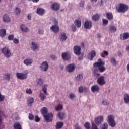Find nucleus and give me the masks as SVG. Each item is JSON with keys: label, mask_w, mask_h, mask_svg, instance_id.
I'll return each mask as SVG.
<instances>
[{"label": "nucleus", "mask_w": 129, "mask_h": 129, "mask_svg": "<svg viewBox=\"0 0 129 129\" xmlns=\"http://www.w3.org/2000/svg\"><path fill=\"white\" fill-rule=\"evenodd\" d=\"M41 113L44 117V119L46 120L47 122H51V121L53 120V117H54V115L52 113H49L47 114L48 113V109H47V108H43L41 110Z\"/></svg>", "instance_id": "1"}, {"label": "nucleus", "mask_w": 129, "mask_h": 129, "mask_svg": "<svg viewBox=\"0 0 129 129\" xmlns=\"http://www.w3.org/2000/svg\"><path fill=\"white\" fill-rule=\"evenodd\" d=\"M98 61L99 62L94 63V67L98 68V70L99 72H104L106 69L105 67H104V64L105 63L102 61L101 59H99Z\"/></svg>", "instance_id": "2"}, {"label": "nucleus", "mask_w": 129, "mask_h": 129, "mask_svg": "<svg viewBox=\"0 0 129 129\" xmlns=\"http://www.w3.org/2000/svg\"><path fill=\"white\" fill-rule=\"evenodd\" d=\"M129 9L128 5L124 4L123 3H120L118 5V7L117 8V12L118 13H125L127 12Z\"/></svg>", "instance_id": "3"}, {"label": "nucleus", "mask_w": 129, "mask_h": 129, "mask_svg": "<svg viewBox=\"0 0 129 129\" xmlns=\"http://www.w3.org/2000/svg\"><path fill=\"white\" fill-rule=\"evenodd\" d=\"M108 122L110 126L111 127H115V125H116V123L114 120V116L112 115H109L108 116Z\"/></svg>", "instance_id": "4"}, {"label": "nucleus", "mask_w": 129, "mask_h": 129, "mask_svg": "<svg viewBox=\"0 0 129 129\" xmlns=\"http://www.w3.org/2000/svg\"><path fill=\"white\" fill-rule=\"evenodd\" d=\"M2 52L3 54H4L5 57L6 58H10L11 57L12 53H11V51L9 49V47H4L2 49Z\"/></svg>", "instance_id": "5"}, {"label": "nucleus", "mask_w": 129, "mask_h": 129, "mask_svg": "<svg viewBox=\"0 0 129 129\" xmlns=\"http://www.w3.org/2000/svg\"><path fill=\"white\" fill-rule=\"evenodd\" d=\"M16 75L17 78L21 80H25L28 77V74H23L22 73H17Z\"/></svg>", "instance_id": "6"}, {"label": "nucleus", "mask_w": 129, "mask_h": 129, "mask_svg": "<svg viewBox=\"0 0 129 129\" xmlns=\"http://www.w3.org/2000/svg\"><path fill=\"white\" fill-rule=\"evenodd\" d=\"M40 68L41 71L46 72L49 69V64L47 61H44L41 64Z\"/></svg>", "instance_id": "7"}, {"label": "nucleus", "mask_w": 129, "mask_h": 129, "mask_svg": "<svg viewBox=\"0 0 129 129\" xmlns=\"http://www.w3.org/2000/svg\"><path fill=\"white\" fill-rule=\"evenodd\" d=\"M96 56V52L94 50H92L89 53L88 55V58L90 61H92L93 60L94 57Z\"/></svg>", "instance_id": "8"}, {"label": "nucleus", "mask_w": 129, "mask_h": 129, "mask_svg": "<svg viewBox=\"0 0 129 129\" xmlns=\"http://www.w3.org/2000/svg\"><path fill=\"white\" fill-rule=\"evenodd\" d=\"M129 39V33L125 32L122 33L120 35V40H122V41H124V40H127Z\"/></svg>", "instance_id": "9"}, {"label": "nucleus", "mask_w": 129, "mask_h": 129, "mask_svg": "<svg viewBox=\"0 0 129 129\" xmlns=\"http://www.w3.org/2000/svg\"><path fill=\"white\" fill-rule=\"evenodd\" d=\"M61 56L63 60H65V61H68V60H69V59L71 58V55H70V53L67 52L62 53Z\"/></svg>", "instance_id": "10"}, {"label": "nucleus", "mask_w": 129, "mask_h": 129, "mask_svg": "<svg viewBox=\"0 0 129 129\" xmlns=\"http://www.w3.org/2000/svg\"><path fill=\"white\" fill-rule=\"evenodd\" d=\"M51 9L53 11H58L60 10V4L57 3H54L51 5Z\"/></svg>", "instance_id": "11"}, {"label": "nucleus", "mask_w": 129, "mask_h": 129, "mask_svg": "<svg viewBox=\"0 0 129 129\" xmlns=\"http://www.w3.org/2000/svg\"><path fill=\"white\" fill-rule=\"evenodd\" d=\"M74 53L76 55H80L81 54V48L80 46H75L74 47Z\"/></svg>", "instance_id": "12"}, {"label": "nucleus", "mask_w": 129, "mask_h": 129, "mask_svg": "<svg viewBox=\"0 0 129 129\" xmlns=\"http://www.w3.org/2000/svg\"><path fill=\"white\" fill-rule=\"evenodd\" d=\"M97 83L99 84V85H104V84H105L106 82L103 76H101L98 78Z\"/></svg>", "instance_id": "13"}, {"label": "nucleus", "mask_w": 129, "mask_h": 129, "mask_svg": "<svg viewBox=\"0 0 129 129\" xmlns=\"http://www.w3.org/2000/svg\"><path fill=\"white\" fill-rule=\"evenodd\" d=\"M102 121H103V116H98L95 119V122L96 124H101Z\"/></svg>", "instance_id": "14"}, {"label": "nucleus", "mask_w": 129, "mask_h": 129, "mask_svg": "<svg viewBox=\"0 0 129 129\" xmlns=\"http://www.w3.org/2000/svg\"><path fill=\"white\" fill-rule=\"evenodd\" d=\"M50 30L54 33H58L60 28H59V26L58 25H54L50 27Z\"/></svg>", "instance_id": "15"}, {"label": "nucleus", "mask_w": 129, "mask_h": 129, "mask_svg": "<svg viewBox=\"0 0 129 129\" xmlns=\"http://www.w3.org/2000/svg\"><path fill=\"white\" fill-rule=\"evenodd\" d=\"M84 27L85 29H91V28H92V22L88 20L86 21L84 24Z\"/></svg>", "instance_id": "16"}, {"label": "nucleus", "mask_w": 129, "mask_h": 129, "mask_svg": "<svg viewBox=\"0 0 129 129\" xmlns=\"http://www.w3.org/2000/svg\"><path fill=\"white\" fill-rule=\"evenodd\" d=\"M68 72H73L75 70V66L74 64H70L66 67Z\"/></svg>", "instance_id": "17"}, {"label": "nucleus", "mask_w": 129, "mask_h": 129, "mask_svg": "<svg viewBox=\"0 0 129 129\" xmlns=\"http://www.w3.org/2000/svg\"><path fill=\"white\" fill-rule=\"evenodd\" d=\"M45 13H46V11L45 9L42 8H38L36 10V13L39 16H43Z\"/></svg>", "instance_id": "18"}, {"label": "nucleus", "mask_w": 129, "mask_h": 129, "mask_svg": "<svg viewBox=\"0 0 129 129\" xmlns=\"http://www.w3.org/2000/svg\"><path fill=\"white\" fill-rule=\"evenodd\" d=\"M67 35H66V33L65 32H62L60 33V35L59 36V38L61 42H64L67 40Z\"/></svg>", "instance_id": "19"}, {"label": "nucleus", "mask_w": 129, "mask_h": 129, "mask_svg": "<svg viewBox=\"0 0 129 129\" xmlns=\"http://www.w3.org/2000/svg\"><path fill=\"white\" fill-rule=\"evenodd\" d=\"M100 88L97 85H94L92 86L91 88V90L92 92H97V91H99Z\"/></svg>", "instance_id": "20"}, {"label": "nucleus", "mask_w": 129, "mask_h": 129, "mask_svg": "<svg viewBox=\"0 0 129 129\" xmlns=\"http://www.w3.org/2000/svg\"><path fill=\"white\" fill-rule=\"evenodd\" d=\"M89 90L88 88L82 86L79 87V92L80 93H82V92H87Z\"/></svg>", "instance_id": "21"}, {"label": "nucleus", "mask_w": 129, "mask_h": 129, "mask_svg": "<svg viewBox=\"0 0 129 129\" xmlns=\"http://www.w3.org/2000/svg\"><path fill=\"white\" fill-rule=\"evenodd\" d=\"M123 100L124 101V103L126 104H129V94L127 93H125L124 95Z\"/></svg>", "instance_id": "22"}, {"label": "nucleus", "mask_w": 129, "mask_h": 129, "mask_svg": "<svg viewBox=\"0 0 129 129\" xmlns=\"http://www.w3.org/2000/svg\"><path fill=\"white\" fill-rule=\"evenodd\" d=\"M20 29L22 32H24L25 33H27V32H29V31L28 27H26L25 26V25H24V24H22L20 26Z\"/></svg>", "instance_id": "23"}, {"label": "nucleus", "mask_w": 129, "mask_h": 129, "mask_svg": "<svg viewBox=\"0 0 129 129\" xmlns=\"http://www.w3.org/2000/svg\"><path fill=\"white\" fill-rule=\"evenodd\" d=\"M74 24L77 28H80L81 27V20L77 19L74 21Z\"/></svg>", "instance_id": "24"}, {"label": "nucleus", "mask_w": 129, "mask_h": 129, "mask_svg": "<svg viewBox=\"0 0 129 129\" xmlns=\"http://www.w3.org/2000/svg\"><path fill=\"white\" fill-rule=\"evenodd\" d=\"M33 63V59L31 58H27L24 61V64L27 66L31 65Z\"/></svg>", "instance_id": "25"}, {"label": "nucleus", "mask_w": 129, "mask_h": 129, "mask_svg": "<svg viewBox=\"0 0 129 129\" xmlns=\"http://www.w3.org/2000/svg\"><path fill=\"white\" fill-rule=\"evenodd\" d=\"M106 17L107 19H108L109 21H112V20H113V15L112 13L107 12L106 13Z\"/></svg>", "instance_id": "26"}, {"label": "nucleus", "mask_w": 129, "mask_h": 129, "mask_svg": "<svg viewBox=\"0 0 129 129\" xmlns=\"http://www.w3.org/2000/svg\"><path fill=\"white\" fill-rule=\"evenodd\" d=\"M3 21L5 23H9V22H11V18L9 17L8 15L5 14L3 16Z\"/></svg>", "instance_id": "27"}, {"label": "nucleus", "mask_w": 129, "mask_h": 129, "mask_svg": "<svg viewBox=\"0 0 129 129\" xmlns=\"http://www.w3.org/2000/svg\"><path fill=\"white\" fill-rule=\"evenodd\" d=\"M57 117H58L60 120H62L65 117V113L62 112H59L57 114Z\"/></svg>", "instance_id": "28"}, {"label": "nucleus", "mask_w": 129, "mask_h": 129, "mask_svg": "<svg viewBox=\"0 0 129 129\" xmlns=\"http://www.w3.org/2000/svg\"><path fill=\"white\" fill-rule=\"evenodd\" d=\"M13 127L14 129H22V125L19 122L14 123Z\"/></svg>", "instance_id": "29"}, {"label": "nucleus", "mask_w": 129, "mask_h": 129, "mask_svg": "<svg viewBox=\"0 0 129 129\" xmlns=\"http://www.w3.org/2000/svg\"><path fill=\"white\" fill-rule=\"evenodd\" d=\"M83 79V76L82 74H79L77 77H75V80L77 81H81Z\"/></svg>", "instance_id": "30"}, {"label": "nucleus", "mask_w": 129, "mask_h": 129, "mask_svg": "<svg viewBox=\"0 0 129 129\" xmlns=\"http://www.w3.org/2000/svg\"><path fill=\"white\" fill-rule=\"evenodd\" d=\"M31 48L33 51H36L37 49L39 48V45H38V44L35 42H32Z\"/></svg>", "instance_id": "31"}, {"label": "nucleus", "mask_w": 129, "mask_h": 129, "mask_svg": "<svg viewBox=\"0 0 129 129\" xmlns=\"http://www.w3.org/2000/svg\"><path fill=\"white\" fill-rule=\"evenodd\" d=\"M6 32L5 29H0V36L2 38H4V37H6Z\"/></svg>", "instance_id": "32"}, {"label": "nucleus", "mask_w": 129, "mask_h": 129, "mask_svg": "<svg viewBox=\"0 0 129 129\" xmlns=\"http://www.w3.org/2000/svg\"><path fill=\"white\" fill-rule=\"evenodd\" d=\"M63 126H64V123H63L62 122H58L56 123V129L62 128Z\"/></svg>", "instance_id": "33"}, {"label": "nucleus", "mask_w": 129, "mask_h": 129, "mask_svg": "<svg viewBox=\"0 0 129 129\" xmlns=\"http://www.w3.org/2000/svg\"><path fill=\"white\" fill-rule=\"evenodd\" d=\"M109 31L110 33H114V32H116V27L114 26H110L109 27Z\"/></svg>", "instance_id": "34"}, {"label": "nucleus", "mask_w": 129, "mask_h": 129, "mask_svg": "<svg viewBox=\"0 0 129 129\" xmlns=\"http://www.w3.org/2000/svg\"><path fill=\"white\" fill-rule=\"evenodd\" d=\"M99 18H100V15L96 14L92 16V19L93 21H98L99 20Z\"/></svg>", "instance_id": "35"}, {"label": "nucleus", "mask_w": 129, "mask_h": 129, "mask_svg": "<svg viewBox=\"0 0 129 129\" xmlns=\"http://www.w3.org/2000/svg\"><path fill=\"white\" fill-rule=\"evenodd\" d=\"M32 103H34V98L31 97L27 100V104L28 106H32Z\"/></svg>", "instance_id": "36"}, {"label": "nucleus", "mask_w": 129, "mask_h": 129, "mask_svg": "<svg viewBox=\"0 0 129 129\" xmlns=\"http://www.w3.org/2000/svg\"><path fill=\"white\" fill-rule=\"evenodd\" d=\"M3 77L4 79H6V80H8L9 81H10L11 78V75L9 73H6L3 75Z\"/></svg>", "instance_id": "37"}, {"label": "nucleus", "mask_w": 129, "mask_h": 129, "mask_svg": "<svg viewBox=\"0 0 129 129\" xmlns=\"http://www.w3.org/2000/svg\"><path fill=\"white\" fill-rule=\"evenodd\" d=\"M110 61H111V64L113 66H116V65H117V61H116L115 58H114V57L111 58Z\"/></svg>", "instance_id": "38"}, {"label": "nucleus", "mask_w": 129, "mask_h": 129, "mask_svg": "<svg viewBox=\"0 0 129 129\" xmlns=\"http://www.w3.org/2000/svg\"><path fill=\"white\" fill-rule=\"evenodd\" d=\"M55 108L56 111H59V110H61V109H63V105L61 104H59L57 106H56Z\"/></svg>", "instance_id": "39"}, {"label": "nucleus", "mask_w": 129, "mask_h": 129, "mask_svg": "<svg viewBox=\"0 0 129 129\" xmlns=\"http://www.w3.org/2000/svg\"><path fill=\"white\" fill-rule=\"evenodd\" d=\"M39 97L42 101H44V100L46 99V96H45V94L43 93H41L40 94Z\"/></svg>", "instance_id": "40"}, {"label": "nucleus", "mask_w": 129, "mask_h": 129, "mask_svg": "<svg viewBox=\"0 0 129 129\" xmlns=\"http://www.w3.org/2000/svg\"><path fill=\"white\" fill-rule=\"evenodd\" d=\"M94 75L95 76V77H98V76H99V75H100V74H98V70L97 69H94Z\"/></svg>", "instance_id": "41"}, {"label": "nucleus", "mask_w": 129, "mask_h": 129, "mask_svg": "<svg viewBox=\"0 0 129 129\" xmlns=\"http://www.w3.org/2000/svg\"><path fill=\"white\" fill-rule=\"evenodd\" d=\"M15 13L16 15H20L21 14V9L17 7L15 10Z\"/></svg>", "instance_id": "42"}, {"label": "nucleus", "mask_w": 129, "mask_h": 129, "mask_svg": "<svg viewBox=\"0 0 129 129\" xmlns=\"http://www.w3.org/2000/svg\"><path fill=\"white\" fill-rule=\"evenodd\" d=\"M84 126L86 129H90V123L86 122L84 124Z\"/></svg>", "instance_id": "43"}, {"label": "nucleus", "mask_w": 129, "mask_h": 129, "mask_svg": "<svg viewBox=\"0 0 129 129\" xmlns=\"http://www.w3.org/2000/svg\"><path fill=\"white\" fill-rule=\"evenodd\" d=\"M28 118L29 120H34V119H35V116L32 114L30 113L29 114Z\"/></svg>", "instance_id": "44"}, {"label": "nucleus", "mask_w": 129, "mask_h": 129, "mask_svg": "<svg viewBox=\"0 0 129 129\" xmlns=\"http://www.w3.org/2000/svg\"><path fill=\"white\" fill-rule=\"evenodd\" d=\"M5 116V114L2 111H0V123L3 121V117Z\"/></svg>", "instance_id": "45"}, {"label": "nucleus", "mask_w": 129, "mask_h": 129, "mask_svg": "<svg viewBox=\"0 0 129 129\" xmlns=\"http://www.w3.org/2000/svg\"><path fill=\"white\" fill-rule=\"evenodd\" d=\"M108 124H107V123H105L104 124H103L101 129H108Z\"/></svg>", "instance_id": "46"}, {"label": "nucleus", "mask_w": 129, "mask_h": 129, "mask_svg": "<svg viewBox=\"0 0 129 129\" xmlns=\"http://www.w3.org/2000/svg\"><path fill=\"white\" fill-rule=\"evenodd\" d=\"M40 120H41V118H40V117H39V116L36 115L35 117V121L36 122H39V121H40Z\"/></svg>", "instance_id": "47"}, {"label": "nucleus", "mask_w": 129, "mask_h": 129, "mask_svg": "<svg viewBox=\"0 0 129 129\" xmlns=\"http://www.w3.org/2000/svg\"><path fill=\"white\" fill-rule=\"evenodd\" d=\"M37 84L39 85H43V79H39L38 81H37Z\"/></svg>", "instance_id": "48"}, {"label": "nucleus", "mask_w": 129, "mask_h": 129, "mask_svg": "<svg viewBox=\"0 0 129 129\" xmlns=\"http://www.w3.org/2000/svg\"><path fill=\"white\" fill-rule=\"evenodd\" d=\"M5 96L2 95V94L0 93V102L4 101V100H5Z\"/></svg>", "instance_id": "49"}, {"label": "nucleus", "mask_w": 129, "mask_h": 129, "mask_svg": "<svg viewBox=\"0 0 129 129\" xmlns=\"http://www.w3.org/2000/svg\"><path fill=\"white\" fill-rule=\"evenodd\" d=\"M26 92L27 94H32V89L27 88L26 90Z\"/></svg>", "instance_id": "50"}, {"label": "nucleus", "mask_w": 129, "mask_h": 129, "mask_svg": "<svg viewBox=\"0 0 129 129\" xmlns=\"http://www.w3.org/2000/svg\"><path fill=\"white\" fill-rule=\"evenodd\" d=\"M8 40L9 41H13V40H14V35H9L8 36Z\"/></svg>", "instance_id": "51"}, {"label": "nucleus", "mask_w": 129, "mask_h": 129, "mask_svg": "<svg viewBox=\"0 0 129 129\" xmlns=\"http://www.w3.org/2000/svg\"><path fill=\"white\" fill-rule=\"evenodd\" d=\"M42 91L43 92L45 93V94H47V86L44 85V87H43Z\"/></svg>", "instance_id": "52"}, {"label": "nucleus", "mask_w": 129, "mask_h": 129, "mask_svg": "<svg viewBox=\"0 0 129 129\" xmlns=\"http://www.w3.org/2000/svg\"><path fill=\"white\" fill-rule=\"evenodd\" d=\"M103 105H108L109 102L108 101L105 100L102 102Z\"/></svg>", "instance_id": "53"}, {"label": "nucleus", "mask_w": 129, "mask_h": 129, "mask_svg": "<svg viewBox=\"0 0 129 129\" xmlns=\"http://www.w3.org/2000/svg\"><path fill=\"white\" fill-rule=\"evenodd\" d=\"M53 23H54L55 25H58L59 21H58V20L56 19L55 18H53Z\"/></svg>", "instance_id": "54"}, {"label": "nucleus", "mask_w": 129, "mask_h": 129, "mask_svg": "<svg viewBox=\"0 0 129 129\" xmlns=\"http://www.w3.org/2000/svg\"><path fill=\"white\" fill-rule=\"evenodd\" d=\"M71 27H72V30L73 32H75L76 31V27H75L74 24L72 25Z\"/></svg>", "instance_id": "55"}, {"label": "nucleus", "mask_w": 129, "mask_h": 129, "mask_svg": "<svg viewBox=\"0 0 129 129\" xmlns=\"http://www.w3.org/2000/svg\"><path fill=\"white\" fill-rule=\"evenodd\" d=\"M103 23L104 25H108V20L106 19H103Z\"/></svg>", "instance_id": "56"}, {"label": "nucleus", "mask_w": 129, "mask_h": 129, "mask_svg": "<svg viewBox=\"0 0 129 129\" xmlns=\"http://www.w3.org/2000/svg\"><path fill=\"white\" fill-rule=\"evenodd\" d=\"M75 129H82L81 127L79 126L78 124H76L75 126Z\"/></svg>", "instance_id": "57"}, {"label": "nucleus", "mask_w": 129, "mask_h": 129, "mask_svg": "<svg viewBox=\"0 0 129 129\" xmlns=\"http://www.w3.org/2000/svg\"><path fill=\"white\" fill-rule=\"evenodd\" d=\"M13 42L14 44H19V39L15 38L13 39Z\"/></svg>", "instance_id": "58"}, {"label": "nucleus", "mask_w": 129, "mask_h": 129, "mask_svg": "<svg viewBox=\"0 0 129 129\" xmlns=\"http://www.w3.org/2000/svg\"><path fill=\"white\" fill-rule=\"evenodd\" d=\"M75 97V94H71L70 95V98L71 99H73V98H74Z\"/></svg>", "instance_id": "59"}, {"label": "nucleus", "mask_w": 129, "mask_h": 129, "mask_svg": "<svg viewBox=\"0 0 129 129\" xmlns=\"http://www.w3.org/2000/svg\"><path fill=\"white\" fill-rule=\"evenodd\" d=\"M50 57L52 60H56V59H57V57H56V55H51Z\"/></svg>", "instance_id": "60"}, {"label": "nucleus", "mask_w": 129, "mask_h": 129, "mask_svg": "<svg viewBox=\"0 0 129 129\" xmlns=\"http://www.w3.org/2000/svg\"><path fill=\"white\" fill-rule=\"evenodd\" d=\"M27 19L30 21L31 20V14H28L27 15Z\"/></svg>", "instance_id": "61"}, {"label": "nucleus", "mask_w": 129, "mask_h": 129, "mask_svg": "<svg viewBox=\"0 0 129 129\" xmlns=\"http://www.w3.org/2000/svg\"><path fill=\"white\" fill-rule=\"evenodd\" d=\"M39 34H40V35H43L44 34V30H39Z\"/></svg>", "instance_id": "62"}, {"label": "nucleus", "mask_w": 129, "mask_h": 129, "mask_svg": "<svg viewBox=\"0 0 129 129\" xmlns=\"http://www.w3.org/2000/svg\"><path fill=\"white\" fill-rule=\"evenodd\" d=\"M104 55H105V56H108L109 53L108 51H103Z\"/></svg>", "instance_id": "63"}, {"label": "nucleus", "mask_w": 129, "mask_h": 129, "mask_svg": "<svg viewBox=\"0 0 129 129\" xmlns=\"http://www.w3.org/2000/svg\"><path fill=\"white\" fill-rule=\"evenodd\" d=\"M40 0H33V3H39Z\"/></svg>", "instance_id": "64"}]
</instances>
